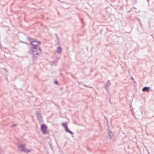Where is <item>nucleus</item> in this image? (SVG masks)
<instances>
[{"label": "nucleus", "instance_id": "obj_1", "mask_svg": "<svg viewBox=\"0 0 154 154\" xmlns=\"http://www.w3.org/2000/svg\"><path fill=\"white\" fill-rule=\"evenodd\" d=\"M30 53L33 55L34 58H37L40 56L41 53V50L39 47H33L30 50Z\"/></svg>", "mask_w": 154, "mask_h": 154}, {"label": "nucleus", "instance_id": "obj_2", "mask_svg": "<svg viewBox=\"0 0 154 154\" xmlns=\"http://www.w3.org/2000/svg\"><path fill=\"white\" fill-rule=\"evenodd\" d=\"M18 148L20 151L26 153H28L31 151L29 149H26L23 145H20L18 146Z\"/></svg>", "mask_w": 154, "mask_h": 154}, {"label": "nucleus", "instance_id": "obj_3", "mask_svg": "<svg viewBox=\"0 0 154 154\" xmlns=\"http://www.w3.org/2000/svg\"><path fill=\"white\" fill-rule=\"evenodd\" d=\"M41 42H40L36 41H30V44L34 46L33 47L37 48V47H39L38 46V45Z\"/></svg>", "mask_w": 154, "mask_h": 154}, {"label": "nucleus", "instance_id": "obj_4", "mask_svg": "<svg viewBox=\"0 0 154 154\" xmlns=\"http://www.w3.org/2000/svg\"><path fill=\"white\" fill-rule=\"evenodd\" d=\"M47 128V126L44 125V124H42V125L41 129L42 131V133L43 134H45L46 133V130Z\"/></svg>", "mask_w": 154, "mask_h": 154}, {"label": "nucleus", "instance_id": "obj_5", "mask_svg": "<svg viewBox=\"0 0 154 154\" xmlns=\"http://www.w3.org/2000/svg\"><path fill=\"white\" fill-rule=\"evenodd\" d=\"M36 115L37 119L39 122H41L42 121V118L41 115L39 113H36Z\"/></svg>", "mask_w": 154, "mask_h": 154}, {"label": "nucleus", "instance_id": "obj_6", "mask_svg": "<svg viewBox=\"0 0 154 154\" xmlns=\"http://www.w3.org/2000/svg\"><path fill=\"white\" fill-rule=\"evenodd\" d=\"M62 51V49L61 47H58L56 50V52L58 54H60Z\"/></svg>", "mask_w": 154, "mask_h": 154}, {"label": "nucleus", "instance_id": "obj_7", "mask_svg": "<svg viewBox=\"0 0 154 154\" xmlns=\"http://www.w3.org/2000/svg\"><path fill=\"white\" fill-rule=\"evenodd\" d=\"M150 89V87H144L142 89V91L143 92L146 91L147 92H148L149 91Z\"/></svg>", "mask_w": 154, "mask_h": 154}, {"label": "nucleus", "instance_id": "obj_8", "mask_svg": "<svg viewBox=\"0 0 154 154\" xmlns=\"http://www.w3.org/2000/svg\"><path fill=\"white\" fill-rule=\"evenodd\" d=\"M65 129L66 132L69 133L70 134H73L72 132L67 127V126L66 127V128H65Z\"/></svg>", "mask_w": 154, "mask_h": 154}, {"label": "nucleus", "instance_id": "obj_9", "mask_svg": "<svg viewBox=\"0 0 154 154\" xmlns=\"http://www.w3.org/2000/svg\"><path fill=\"white\" fill-rule=\"evenodd\" d=\"M109 136L110 137V138L111 139L112 137L114 136L113 133L110 130H109Z\"/></svg>", "mask_w": 154, "mask_h": 154}, {"label": "nucleus", "instance_id": "obj_10", "mask_svg": "<svg viewBox=\"0 0 154 154\" xmlns=\"http://www.w3.org/2000/svg\"><path fill=\"white\" fill-rule=\"evenodd\" d=\"M111 85V83L109 82V80L108 81V82L105 85V87L107 88L108 87Z\"/></svg>", "mask_w": 154, "mask_h": 154}, {"label": "nucleus", "instance_id": "obj_11", "mask_svg": "<svg viewBox=\"0 0 154 154\" xmlns=\"http://www.w3.org/2000/svg\"><path fill=\"white\" fill-rule=\"evenodd\" d=\"M62 126L64 128H66V126H67V123L66 122L63 123L62 124Z\"/></svg>", "mask_w": 154, "mask_h": 154}, {"label": "nucleus", "instance_id": "obj_12", "mask_svg": "<svg viewBox=\"0 0 154 154\" xmlns=\"http://www.w3.org/2000/svg\"><path fill=\"white\" fill-rule=\"evenodd\" d=\"M54 83L57 85L58 84V82L57 81H55L54 82Z\"/></svg>", "mask_w": 154, "mask_h": 154}, {"label": "nucleus", "instance_id": "obj_13", "mask_svg": "<svg viewBox=\"0 0 154 154\" xmlns=\"http://www.w3.org/2000/svg\"><path fill=\"white\" fill-rule=\"evenodd\" d=\"M57 62V61H54L53 62V63H52V65H53L54 63L55 64Z\"/></svg>", "mask_w": 154, "mask_h": 154}, {"label": "nucleus", "instance_id": "obj_14", "mask_svg": "<svg viewBox=\"0 0 154 154\" xmlns=\"http://www.w3.org/2000/svg\"><path fill=\"white\" fill-rule=\"evenodd\" d=\"M84 86H85V87H89V88H92V87H89V86H86V85H84Z\"/></svg>", "mask_w": 154, "mask_h": 154}, {"label": "nucleus", "instance_id": "obj_15", "mask_svg": "<svg viewBox=\"0 0 154 154\" xmlns=\"http://www.w3.org/2000/svg\"><path fill=\"white\" fill-rule=\"evenodd\" d=\"M16 125H15V124H14V125H12V127H14L15 126H16Z\"/></svg>", "mask_w": 154, "mask_h": 154}, {"label": "nucleus", "instance_id": "obj_16", "mask_svg": "<svg viewBox=\"0 0 154 154\" xmlns=\"http://www.w3.org/2000/svg\"><path fill=\"white\" fill-rule=\"evenodd\" d=\"M31 38L30 37H28V39L29 40H30Z\"/></svg>", "mask_w": 154, "mask_h": 154}, {"label": "nucleus", "instance_id": "obj_17", "mask_svg": "<svg viewBox=\"0 0 154 154\" xmlns=\"http://www.w3.org/2000/svg\"><path fill=\"white\" fill-rule=\"evenodd\" d=\"M131 79H132V80H134V78H132V77H131Z\"/></svg>", "mask_w": 154, "mask_h": 154}, {"label": "nucleus", "instance_id": "obj_18", "mask_svg": "<svg viewBox=\"0 0 154 154\" xmlns=\"http://www.w3.org/2000/svg\"><path fill=\"white\" fill-rule=\"evenodd\" d=\"M72 77H74V76H73V75H72Z\"/></svg>", "mask_w": 154, "mask_h": 154}, {"label": "nucleus", "instance_id": "obj_19", "mask_svg": "<svg viewBox=\"0 0 154 154\" xmlns=\"http://www.w3.org/2000/svg\"><path fill=\"white\" fill-rule=\"evenodd\" d=\"M140 25H142V24H141V23H140Z\"/></svg>", "mask_w": 154, "mask_h": 154}]
</instances>
